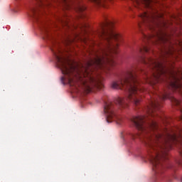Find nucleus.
<instances>
[{
	"label": "nucleus",
	"instance_id": "nucleus-5",
	"mask_svg": "<svg viewBox=\"0 0 182 182\" xmlns=\"http://www.w3.org/2000/svg\"><path fill=\"white\" fill-rule=\"evenodd\" d=\"M142 62L144 65H146L149 69L153 70L152 79L150 80L151 86H154L156 83H159L161 80V76H165L166 70L163 65V63L159 60H156L151 58H142Z\"/></svg>",
	"mask_w": 182,
	"mask_h": 182
},
{
	"label": "nucleus",
	"instance_id": "nucleus-9",
	"mask_svg": "<svg viewBox=\"0 0 182 182\" xmlns=\"http://www.w3.org/2000/svg\"><path fill=\"white\" fill-rule=\"evenodd\" d=\"M77 12L80 14V18H86V14L83 12L86 11V7L83 4H79L76 8Z\"/></svg>",
	"mask_w": 182,
	"mask_h": 182
},
{
	"label": "nucleus",
	"instance_id": "nucleus-2",
	"mask_svg": "<svg viewBox=\"0 0 182 182\" xmlns=\"http://www.w3.org/2000/svg\"><path fill=\"white\" fill-rule=\"evenodd\" d=\"M113 25V22L107 18L100 25L97 34L102 41L91 49L89 60L81 68L75 66L69 58L60 55L62 51L59 48H51L58 68L65 75L62 79H66L70 86L77 90L82 89L87 93H90L93 87L103 89V77L99 75V70L107 73L110 67L116 65L113 55H117L118 42L122 39L120 34L112 32Z\"/></svg>",
	"mask_w": 182,
	"mask_h": 182
},
{
	"label": "nucleus",
	"instance_id": "nucleus-8",
	"mask_svg": "<svg viewBox=\"0 0 182 182\" xmlns=\"http://www.w3.org/2000/svg\"><path fill=\"white\" fill-rule=\"evenodd\" d=\"M134 2H135V4L136 5H135V6H140V5H144V6H146V8H150V6H151V2H153V0H133Z\"/></svg>",
	"mask_w": 182,
	"mask_h": 182
},
{
	"label": "nucleus",
	"instance_id": "nucleus-13",
	"mask_svg": "<svg viewBox=\"0 0 182 182\" xmlns=\"http://www.w3.org/2000/svg\"><path fill=\"white\" fill-rule=\"evenodd\" d=\"M178 43L179 46H181L182 43L181 41H178Z\"/></svg>",
	"mask_w": 182,
	"mask_h": 182
},
{
	"label": "nucleus",
	"instance_id": "nucleus-6",
	"mask_svg": "<svg viewBox=\"0 0 182 182\" xmlns=\"http://www.w3.org/2000/svg\"><path fill=\"white\" fill-rule=\"evenodd\" d=\"M37 1V7L31 9V16L34 18L36 21H38L39 15L42 14V9H45L47 6H49V1L48 0H36Z\"/></svg>",
	"mask_w": 182,
	"mask_h": 182
},
{
	"label": "nucleus",
	"instance_id": "nucleus-12",
	"mask_svg": "<svg viewBox=\"0 0 182 182\" xmlns=\"http://www.w3.org/2000/svg\"><path fill=\"white\" fill-rule=\"evenodd\" d=\"M65 25L69 28V23H68V21L65 22Z\"/></svg>",
	"mask_w": 182,
	"mask_h": 182
},
{
	"label": "nucleus",
	"instance_id": "nucleus-15",
	"mask_svg": "<svg viewBox=\"0 0 182 182\" xmlns=\"http://www.w3.org/2000/svg\"><path fill=\"white\" fill-rule=\"evenodd\" d=\"M46 38H49V34L46 33Z\"/></svg>",
	"mask_w": 182,
	"mask_h": 182
},
{
	"label": "nucleus",
	"instance_id": "nucleus-7",
	"mask_svg": "<svg viewBox=\"0 0 182 182\" xmlns=\"http://www.w3.org/2000/svg\"><path fill=\"white\" fill-rule=\"evenodd\" d=\"M171 76H172L173 81L169 83V87L173 90H182V84L180 82V79L177 77V74L174 72L170 73Z\"/></svg>",
	"mask_w": 182,
	"mask_h": 182
},
{
	"label": "nucleus",
	"instance_id": "nucleus-11",
	"mask_svg": "<svg viewBox=\"0 0 182 182\" xmlns=\"http://www.w3.org/2000/svg\"><path fill=\"white\" fill-rule=\"evenodd\" d=\"M91 2H94V4H96L97 5H102V3L103 2V0H90Z\"/></svg>",
	"mask_w": 182,
	"mask_h": 182
},
{
	"label": "nucleus",
	"instance_id": "nucleus-10",
	"mask_svg": "<svg viewBox=\"0 0 182 182\" xmlns=\"http://www.w3.org/2000/svg\"><path fill=\"white\" fill-rule=\"evenodd\" d=\"M73 0H61L62 4L65 6L67 9H70V2Z\"/></svg>",
	"mask_w": 182,
	"mask_h": 182
},
{
	"label": "nucleus",
	"instance_id": "nucleus-14",
	"mask_svg": "<svg viewBox=\"0 0 182 182\" xmlns=\"http://www.w3.org/2000/svg\"><path fill=\"white\" fill-rule=\"evenodd\" d=\"M132 139H136V136H134V135L132 134Z\"/></svg>",
	"mask_w": 182,
	"mask_h": 182
},
{
	"label": "nucleus",
	"instance_id": "nucleus-3",
	"mask_svg": "<svg viewBox=\"0 0 182 182\" xmlns=\"http://www.w3.org/2000/svg\"><path fill=\"white\" fill-rule=\"evenodd\" d=\"M137 68L131 67L124 72L118 80L112 83V89H120L127 92V97H117L114 102H105L104 112L107 123L116 122L117 124H122L123 117L116 114L117 109H126L129 102L133 103L134 106H139L141 102V93L144 89L140 87V82L137 79Z\"/></svg>",
	"mask_w": 182,
	"mask_h": 182
},
{
	"label": "nucleus",
	"instance_id": "nucleus-1",
	"mask_svg": "<svg viewBox=\"0 0 182 182\" xmlns=\"http://www.w3.org/2000/svg\"><path fill=\"white\" fill-rule=\"evenodd\" d=\"M146 112V116L134 117L132 122L139 132L136 137L149 147V160L159 180L164 177L166 167H173L167 163L173 144L181 156L176 164L182 166V102L164 90L150 101Z\"/></svg>",
	"mask_w": 182,
	"mask_h": 182
},
{
	"label": "nucleus",
	"instance_id": "nucleus-4",
	"mask_svg": "<svg viewBox=\"0 0 182 182\" xmlns=\"http://www.w3.org/2000/svg\"><path fill=\"white\" fill-rule=\"evenodd\" d=\"M159 13L144 12L139 15V27L146 46L139 48L140 53L153 52L151 45L157 46L162 58L171 56L174 53V47L168 35L163 31L156 30L159 26V18H161Z\"/></svg>",
	"mask_w": 182,
	"mask_h": 182
}]
</instances>
